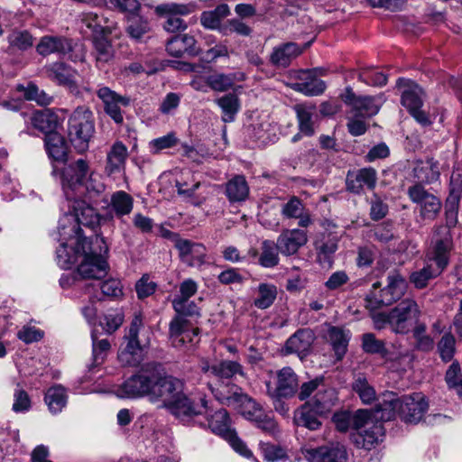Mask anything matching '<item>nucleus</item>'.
I'll return each mask as SVG.
<instances>
[{
  "label": "nucleus",
  "mask_w": 462,
  "mask_h": 462,
  "mask_svg": "<svg viewBox=\"0 0 462 462\" xmlns=\"http://www.w3.org/2000/svg\"><path fill=\"white\" fill-rule=\"evenodd\" d=\"M191 334L198 335V328L189 330V322L181 316L175 315L169 325V335L175 347L183 346L188 341H192Z\"/></svg>",
  "instance_id": "obj_30"
},
{
  "label": "nucleus",
  "mask_w": 462,
  "mask_h": 462,
  "mask_svg": "<svg viewBox=\"0 0 462 462\" xmlns=\"http://www.w3.org/2000/svg\"><path fill=\"white\" fill-rule=\"evenodd\" d=\"M171 304L174 311L176 312V315L181 316L184 319H186L187 317L200 316L199 308L193 300H190L189 299H173L171 300Z\"/></svg>",
  "instance_id": "obj_62"
},
{
  "label": "nucleus",
  "mask_w": 462,
  "mask_h": 462,
  "mask_svg": "<svg viewBox=\"0 0 462 462\" xmlns=\"http://www.w3.org/2000/svg\"><path fill=\"white\" fill-rule=\"evenodd\" d=\"M10 46L20 51H25L32 46L33 37L26 30H13L7 36Z\"/></svg>",
  "instance_id": "obj_57"
},
{
  "label": "nucleus",
  "mask_w": 462,
  "mask_h": 462,
  "mask_svg": "<svg viewBox=\"0 0 462 462\" xmlns=\"http://www.w3.org/2000/svg\"><path fill=\"white\" fill-rule=\"evenodd\" d=\"M81 32L88 36H106L112 32V25L107 17L96 12L82 13L79 15Z\"/></svg>",
  "instance_id": "obj_18"
},
{
  "label": "nucleus",
  "mask_w": 462,
  "mask_h": 462,
  "mask_svg": "<svg viewBox=\"0 0 462 462\" xmlns=\"http://www.w3.org/2000/svg\"><path fill=\"white\" fill-rule=\"evenodd\" d=\"M386 282L384 287H382L380 282L373 283L372 289L365 297L366 309L374 311L383 306H390L404 295L407 282L399 271L389 272Z\"/></svg>",
  "instance_id": "obj_3"
},
{
  "label": "nucleus",
  "mask_w": 462,
  "mask_h": 462,
  "mask_svg": "<svg viewBox=\"0 0 462 462\" xmlns=\"http://www.w3.org/2000/svg\"><path fill=\"white\" fill-rule=\"evenodd\" d=\"M176 249L180 260L189 266H200L205 263L207 250L202 244L189 239L178 240Z\"/></svg>",
  "instance_id": "obj_23"
},
{
  "label": "nucleus",
  "mask_w": 462,
  "mask_h": 462,
  "mask_svg": "<svg viewBox=\"0 0 462 462\" xmlns=\"http://www.w3.org/2000/svg\"><path fill=\"white\" fill-rule=\"evenodd\" d=\"M235 77L223 73H216L206 78L207 85L213 90L224 92L231 88L234 85Z\"/></svg>",
  "instance_id": "obj_61"
},
{
  "label": "nucleus",
  "mask_w": 462,
  "mask_h": 462,
  "mask_svg": "<svg viewBox=\"0 0 462 462\" xmlns=\"http://www.w3.org/2000/svg\"><path fill=\"white\" fill-rule=\"evenodd\" d=\"M61 169L53 167L52 173L59 174L63 188L77 189L83 187L85 180L92 171L89 161L86 157L73 158L69 157L64 162Z\"/></svg>",
  "instance_id": "obj_8"
},
{
  "label": "nucleus",
  "mask_w": 462,
  "mask_h": 462,
  "mask_svg": "<svg viewBox=\"0 0 462 462\" xmlns=\"http://www.w3.org/2000/svg\"><path fill=\"white\" fill-rule=\"evenodd\" d=\"M92 352L94 365L103 363L107 352L110 350L111 344L108 339H98L96 330L91 333Z\"/></svg>",
  "instance_id": "obj_60"
},
{
  "label": "nucleus",
  "mask_w": 462,
  "mask_h": 462,
  "mask_svg": "<svg viewBox=\"0 0 462 462\" xmlns=\"http://www.w3.org/2000/svg\"><path fill=\"white\" fill-rule=\"evenodd\" d=\"M351 388L365 404H370L376 400L375 389L364 374L354 376Z\"/></svg>",
  "instance_id": "obj_41"
},
{
  "label": "nucleus",
  "mask_w": 462,
  "mask_h": 462,
  "mask_svg": "<svg viewBox=\"0 0 462 462\" xmlns=\"http://www.w3.org/2000/svg\"><path fill=\"white\" fill-rule=\"evenodd\" d=\"M317 260L324 268H331L334 263V254L337 250V243L335 238L319 241L315 244Z\"/></svg>",
  "instance_id": "obj_42"
},
{
  "label": "nucleus",
  "mask_w": 462,
  "mask_h": 462,
  "mask_svg": "<svg viewBox=\"0 0 462 462\" xmlns=\"http://www.w3.org/2000/svg\"><path fill=\"white\" fill-rule=\"evenodd\" d=\"M337 402V393L333 388L323 387L319 390L314 396L307 401L311 407L316 410V412L327 416L335 407Z\"/></svg>",
  "instance_id": "obj_34"
},
{
  "label": "nucleus",
  "mask_w": 462,
  "mask_h": 462,
  "mask_svg": "<svg viewBox=\"0 0 462 462\" xmlns=\"http://www.w3.org/2000/svg\"><path fill=\"white\" fill-rule=\"evenodd\" d=\"M315 336L310 328H301L291 336L285 343L288 354H297L301 359L308 355Z\"/></svg>",
  "instance_id": "obj_26"
},
{
  "label": "nucleus",
  "mask_w": 462,
  "mask_h": 462,
  "mask_svg": "<svg viewBox=\"0 0 462 462\" xmlns=\"http://www.w3.org/2000/svg\"><path fill=\"white\" fill-rule=\"evenodd\" d=\"M97 96L104 104V110L116 124H122L124 116L121 106L130 105V97L122 96L112 90L108 87H100L97 91Z\"/></svg>",
  "instance_id": "obj_16"
},
{
  "label": "nucleus",
  "mask_w": 462,
  "mask_h": 462,
  "mask_svg": "<svg viewBox=\"0 0 462 462\" xmlns=\"http://www.w3.org/2000/svg\"><path fill=\"white\" fill-rule=\"evenodd\" d=\"M159 368L160 364L154 362L143 365L118 386L116 390V396L126 399L149 396L152 400V392L154 391Z\"/></svg>",
  "instance_id": "obj_4"
},
{
  "label": "nucleus",
  "mask_w": 462,
  "mask_h": 462,
  "mask_svg": "<svg viewBox=\"0 0 462 462\" xmlns=\"http://www.w3.org/2000/svg\"><path fill=\"white\" fill-rule=\"evenodd\" d=\"M46 74L52 81L69 88L75 87V70L64 62L57 61L45 67Z\"/></svg>",
  "instance_id": "obj_36"
},
{
  "label": "nucleus",
  "mask_w": 462,
  "mask_h": 462,
  "mask_svg": "<svg viewBox=\"0 0 462 462\" xmlns=\"http://www.w3.org/2000/svg\"><path fill=\"white\" fill-rule=\"evenodd\" d=\"M45 147L50 157L56 162H64L69 158L68 147L64 137L56 133H50L45 135Z\"/></svg>",
  "instance_id": "obj_38"
},
{
  "label": "nucleus",
  "mask_w": 462,
  "mask_h": 462,
  "mask_svg": "<svg viewBox=\"0 0 462 462\" xmlns=\"http://www.w3.org/2000/svg\"><path fill=\"white\" fill-rule=\"evenodd\" d=\"M231 389H235V391L232 393H230V391L225 393L224 391H221L219 389L212 391L216 399L223 404H244L245 401H247L249 403H252L254 408V413H252L254 417H251V420L254 421L257 427L263 430V431L273 432L276 430L277 425L275 420L273 418L269 417L268 415L264 414L261 406L258 403H256L247 394L244 393L242 392V389L239 388L237 385H232Z\"/></svg>",
  "instance_id": "obj_7"
},
{
  "label": "nucleus",
  "mask_w": 462,
  "mask_h": 462,
  "mask_svg": "<svg viewBox=\"0 0 462 462\" xmlns=\"http://www.w3.org/2000/svg\"><path fill=\"white\" fill-rule=\"evenodd\" d=\"M376 171L373 168H363L347 172L346 184L348 191L359 194L366 187L373 189L376 184Z\"/></svg>",
  "instance_id": "obj_22"
},
{
  "label": "nucleus",
  "mask_w": 462,
  "mask_h": 462,
  "mask_svg": "<svg viewBox=\"0 0 462 462\" xmlns=\"http://www.w3.org/2000/svg\"><path fill=\"white\" fill-rule=\"evenodd\" d=\"M309 462H346L347 452L340 444H330L316 448H305L302 451Z\"/></svg>",
  "instance_id": "obj_19"
},
{
  "label": "nucleus",
  "mask_w": 462,
  "mask_h": 462,
  "mask_svg": "<svg viewBox=\"0 0 462 462\" xmlns=\"http://www.w3.org/2000/svg\"><path fill=\"white\" fill-rule=\"evenodd\" d=\"M375 415V409L370 410H358L356 411L353 424L354 427L358 430L355 437V442L358 447L365 449L370 450L376 444L383 440L384 436V428L383 422L372 420V417Z\"/></svg>",
  "instance_id": "obj_6"
},
{
  "label": "nucleus",
  "mask_w": 462,
  "mask_h": 462,
  "mask_svg": "<svg viewBox=\"0 0 462 462\" xmlns=\"http://www.w3.org/2000/svg\"><path fill=\"white\" fill-rule=\"evenodd\" d=\"M31 122L34 128L47 135L50 133H56L58 116L49 110L37 111L32 116Z\"/></svg>",
  "instance_id": "obj_43"
},
{
  "label": "nucleus",
  "mask_w": 462,
  "mask_h": 462,
  "mask_svg": "<svg viewBox=\"0 0 462 462\" xmlns=\"http://www.w3.org/2000/svg\"><path fill=\"white\" fill-rule=\"evenodd\" d=\"M45 402L51 413L57 414L66 406L67 393L61 385L51 387L45 394Z\"/></svg>",
  "instance_id": "obj_44"
},
{
  "label": "nucleus",
  "mask_w": 462,
  "mask_h": 462,
  "mask_svg": "<svg viewBox=\"0 0 462 462\" xmlns=\"http://www.w3.org/2000/svg\"><path fill=\"white\" fill-rule=\"evenodd\" d=\"M298 121V128L305 136H313L316 133V124L313 116L316 112L314 105L299 104L294 106Z\"/></svg>",
  "instance_id": "obj_35"
},
{
  "label": "nucleus",
  "mask_w": 462,
  "mask_h": 462,
  "mask_svg": "<svg viewBox=\"0 0 462 462\" xmlns=\"http://www.w3.org/2000/svg\"><path fill=\"white\" fill-rule=\"evenodd\" d=\"M362 348L367 354H378L383 358L387 357L389 355L385 342L377 339L373 333H365L362 336Z\"/></svg>",
  "instance_id": "obj_52"
},
{
  "label": "nucleus",
  "mask_w": 462,
  "mask_h": 462,
  "mask_svg": "<svg viewBox=\"0 0 462 462\" xmlns=\"http://www.w3.org/2000/svg\"><path fill=\"white\" fill-rule=\"evenodd\" d=\"M225 194L234 202L245 201L249 196V186L243 175H236L226 183Z\"/></svg>",
  "instance_id": "obj_37"
},
{
  "label": "nucleus",
  "mask_w": 462,
  "mask_h": 462,
  "mask_svg": "<svg viewBox=\"0 0 462 462\" xmlns=\"http://www.w3.org/2000/svg\"><path fill=\"white\" fill-rule=\"evenodd\" d=\"M127 156L126 146L122 142H116L106 155V173L113 175L124 171Z\"/></svg>",
  "instance_id": "obj_33"
},
{
  "label": "nucleus",
  "mask_w": 462,
  "mask_h": 462,
  "mask_svg": "<svg viewBox=\"0 0 462 462\" xmlns=\"http://www.w3.org/2000/svg\"><path fill=\"white\" fill-rule=\"evenodd\" d=\"M453 247V237L449 226H436L433 228L430 242V261L446 268Z\"/></svg>",
  "instance_id": "obj_13"
},
{
  "label": "nucleus",
  "mask_w": 462,
  "mask_h": 462,
  "mask_svg": "<svg viewBox=\"0 0 462 462\" xmlns=\"http://www.w3.org/2000/svg\"><path fill=\"white\" fill-rule=\"evenodd\" d=\"M69 218L76 221L79 226L95 228L99 224V215L90 206H83L76 208L75 216Z\"/></svg>",
  "instance_id": "obj_48"
},
{
  "label": "nucleus",
  "mask_w": 462,
  "mask_h": 462,
  "mask_svg": "<svg viewBox=\"0 0 462 462\" xmlns=\"http://www.w3.org/2000/svg\"><path fill=\"white\" fill-rule=\"evenodd\" d=\"M428 407V402L420 393L400 398L393 392H384L375 406L374 417L380 420L388 421L393 420L398 413L403 421L418 423L426 413Z\"/></svg>",
  "instance_id": "obj_1"
},
{
  "label": "nucleus",
  "mask_w": 462,
  "mask_h": 462,
  "mask_svg": "<svg viewBox=\"0 0 462 462\" xmlns=\"http://www.w3.org/2000/svg\"><path fill=\"white\" fill-rule=\"evenodd\" d=\"M79 226H76L73 225L71 231L76 234ZM75 238L77 239V235H75ZM58 263L61 266V268L69 269L72 264H74L78 261V256L81 255L82 252L77 251V244L73 249V252L69 253L67 249L66 243H61L60 246L56 251Z\"/></svg>",
  "instance_id": "obj_51"
},
{
  "label": "nucleus",
  "mask_w": 462,
  "mask_h": 462,
  "mask_svg": "<svg viewBox=\"0 0 462 462\" xmlns=\"http://www.w3.org/2000/svg\"><path fill=\"white\" fill-rule=\"evenodd\" d=\"M194 5H178V4H164L156 7V12L161 14H166V19L163 23V28L169 32H176L178 31H184L187 28V23L181 19L179 14H188L194 11Z\"/></svg>",
  "instance_id": "obj_15"
},
{
  "label": "nucleus",
  "mask_w": 462,
  "mask_h": 462,
  "mask_svg": "<svg viewBox=\"0 0 462 462\" xmlns=\"http://www.w3.org/2000/svg\"><path fill=\"white\" fill-rule=\"evenodd\" d=\"M308 242L307 232L301 229H286L277 239L279 251L284 255H291Z\"/></svg>",
  "instance_id": "obj_25"
},
{
  "label": "nucleus",
  "mask_w": 462,
  "mask_h": 462,
  "mask_svg": "<svg viewBox=\"0 0 462 462\" xmlns=\"http://www.w3.org/2000/svg\"><path fill=\"white\" fill-rule=\"evenodd\" d=\"M77 235V251L82 252L83 260L77 268V274L83 280H101L108 273L109 265L103 254H107L108 247L102 237L96 236L88 239L83 237L81 229Z\"/></svg>",
  "instance_id": "obj_2"
},
{
  "label": "nucleus",
  "mask_w": 462,
  "mask_h": 462,
  "mask_svg": "<svg viewBox=\"0 0 462 462\" xmlns=\"http://www.w3.org/2000/svg\"><path fill=\"white\" fill-rule=\"evenodd\" d=\"M222 111V120L225 123L235 121L236 114L240 110V99L235 93L226 94L215 100Z\"/></svg>",
  "instance_id": "obj_39"
},
{
  "label": "nucleus",
  "mask_w": 462,
  "mask_h": 462,
  "mask_svg": "<svg viewBox=\"0 0 462 462\" xmlns=\"http://www.w3.org/2000/svg\"><path fill=\"white\" fill-rule=\"evenodd\" d=\"M82 188L85 189L90 199L100 196L106 189L100 175L96 174L93 171L90 172V175L88 176L87 180H85Z\"/></svg>",
  "instance_id": "obj_63"
},
{
  "label": "nucleus",
  "mask_w": 462,
  "mask_h": 462,
  "mask_svg": "<svg viewBox=\"0 0 462 462\" xmlns=\"http://www.w3.org/2000/svg\"><path fill=\"white\" fill-rule=\"evenodd\" d=\"M37 52L42 56L58 54L65 56L72 51L71 41L62 36L45 35L36 46Z\"/></svg>",
  "instance_id": "obj_29"
},
{
  "label": "nucleus",
  "mask_w": 462,
  "mask_h": 462,
  "mask_svg": "<svg viewBox=\"0 0 462 462\" xmlns=\"http://www.w3.org/2000/svg\"><path fill=\"white\" fill-rule=\"evenodd\" d=\"M381 97L365 96L362 97L360 104L356 107V116H372L378 113L382 105Z\"/></svg>",
  "instance_id": "obj_59"
},
{
  "label": "nucleus",
  "mask_w": 462,
  "mask_h": 462,
  "mask_svg": "<svg viewBox=\"0 0 462 462\" xmlns=\"http://www.w3.org/2000/svg\"><path fill=\"white\" fill-rule=\"evenodd\" d=\"M94 132L92 112L86 106L77 107L68 122V135L71 144L78 152H84L88 148Z\"/></svg>",
  "instance_id": "obj_5"
},
{
  "label": "nucleus",
  "mask_w": 462,
  "mask_h": 462,
  "mask_svg": "<svg viewBox=\"0 0 462 462\" xmlns=\"http://www.w3.org/2000/svg\"><path fill=\"white\" fill-rule=\"evenodd\" d=\"M282 216L288 219H299V226L308 227L312 224V219L308 209H306L301 199L296 196H292L282 206Z\"/></svg>",
  "instance_id": "obj_31"
},
{
  "label": "nucleus",
  "mask_w": 462,
  "mask_h": 462,
  "mask_svg": "<svg viewBox=\"0 0 462 462\" xmlns=\"http://www.w3.org/2000/svg\"><path fill=\"white\" fill-rule=\"evenodd\" d=\"M276 385L273 393L277 396L291 398L296 395L299 388L298 375L289 366H285L276 373Z\"/></svg>",
  "instance_id": "obj_28"
},
{
  "label": "nucleus",
  "mask_w": 462,
  "mask_h": 462,
  "mask_svg": "<svg viewBox=\"0 0 462 462\" xmlns=\"http://www.w3.org/2000/svg\"><path fill=\"white\" fill-rule=\"evenodd\" d=\"M162 407L175 418L189 421L194 417L208 412V401L205 397H200L197 401L183 392L173 401L163 402Z\"/></svg>",
  "instance_id": "obj_12"
},
{
  "label": "nucleus",
  "mask_w": 462,
  "mask_h": 462,
  "mask_svg": "<svg viewBox=\"0 0 462 462\" xmlns=\"http://www.w3.org/2000/svg\"><path fill=\"white\" fill-rule=\"evenodd\" d=\"M111 206L116 216L128 215L133 209V199L125 191H117L111 198Z\"/></svg>",
  "instance_id": "obj_54"
},
{
  "label": "nucleus",
  "mask_w": 462,
  "mask_h": 462,
  "mask_svg": "<svg viewBox=\"0 0 462 462\" xmlns=\"http://www.w3.org/2000/svg\"><path fill=\"white\" fill-rule=\"evenodd\" d=\"M150 32V25L147 20L138 15H133L128 19L126 32L135 41H141Z\"/></svg>",
  "instance_id": "obj_53"
},
{
  "label": "nucleus",
  "mask_w": 462,
  "mask_h": 462,
  "mask_svg": "<svg viewBox=\"0 0 462 462\" xmlns=\"http://www.w3.org/2000/svg\"><path fill=\"white\" fill-rule=\"evenodd\" d=\"M207 416L208 427L211 430L225 438L232 446V448L240 455L250 457H252L251 450L246 445L238 438L236 432L230 428V419L228 412L225 409H219L214 413H204Z\"/></svg>",
  "instance_id": "obj_10"
},
{
  "label": "nucleus",
  "mask_w": 462,
  "mask_h": 462,
  "mask_svg": "<svg viewBox=\"0 0 462 462\" xmlns=\"http://www.w3.org/2000/svg\"><path fill=\"white\" fill-rule=\"evenodd\" d=\"M321 417L325 416L316 412V410L305 402L294 411L293 421L298 427L318 430L322 425Z\"/></svg>",
  "instance_id": "obj_32"
},
{
  "label": "nucleus",
  "mask_w": 462,
  "mask_h": 462,
  "mask_svg": "<svg viewBox=\"0 0 462 462\" xmlns=\"http://www.w3.org/2000/svg\"><path fill=\"white\" fill-rule=\"evenodd\" d=\"M278 244L270 240L262 243V253L259 257V263L265 268H272L279 263Z\"/></svg>",
  "instance_id": "obj_50"
},
{
  "label": "nucleus",
  "mask_w": 462,
  "mask_h": 462,
  "mask_svg": "<svg viewBox=\"0 0 462 462\" xmlns=\"http://www.w3.org/2000/svg\"><path fill=\"white\" fill-rule=\"evenodd\" d=\"M143 327L140 315L133 319L127 335L125 336V346L118 352V361L122 366L134 367L139 365L144 359V348L140 345L138 334Z\"/></svg>",
  "instance_id": "obj_9"
},
{
  "label": "nucleus",
  "mask_w": 462,
  "mask_h": 462,
  "mask_svg": "<svg viewBox=\"0 0 462 462\" xmlns=\"http://www.w3.org/2000/svg\"><path fill=\"white\" fill-rule=\"evenodd\" d=\"M427 327L424 323L417 322L413 328V337L416 341V348L420 351L429 352L434 347V341L426 334Z\"/></svg>",
  "instance_id": "obj_56"
},
{
  "label": "nucleus",
  "mask_w": 462,
  "mask_h": 462,
  "mask_svg": "<svg viewBox=\"0 0 462 462\" xmlns=\"http://www.w3.org/2000/svg\"><path fill=\"white\" fill-rule=\"evenodd\" d=\"M210 374L222 383L219 387L214 388L211 386L210 389H219L225 393H227L228 391L232 393L235 391V389H231L233 384L226 383V385H223L225 380H230L237 374L242 377H245L243 365L239 362L232 360H221L218 363L212 365ZM211 392L213 393V391Z\"/></svg>",
  "instance_id": "obj_20"
},
{
  "label": "nucleus",
  "mask_w": 462,
  "mask_h": 462,
  "mask_svg": "<svg viewBox=\"0 0 462 462\" xmlns=\"http://www.w3.org/2000/svg\"><path fill=\"white\" fill-rule=\"evenodd\" d=\"M445 382L449 389H462V374L460 365L454 361L445 374Z\"/></svg>",
  "instance_id": "obj_64"
},
{
  "label": "nucleus",
  "mask_w": 462,
  "mask_h": 462,
  "mask_svg": "<svg viewBox=\"0 0 462 462\" xmlns=\"http://www.w3.org/2000/svg\"><path fill=\"white\" fill-rule=\"evenodd\" d=\"M396 86L402 89L401 103L409 112L422 107L424 92L416 82L402 78L397 80Z\"/></svg>",
  "instance_id": "obj_21"
},
{
  "label": "nucleus",
  "mask_w": 462,
  "mask_h": 462,
  "mask_svg": "<svg viewBox=\"0 0 462 462\" xmlns=\"http://www.w3.org/2000/svg\"><path fill=\"white\" fill-rule=\"evenodd\" d=\"M166 51L171 56L176 58L185 55L194 57L200 51L195 38L189 34H178L171 37L167 42Z\"/></svg>",
  "instance_id": "obj_24"
},
{
  "label": "nucleus",
  "mask_w": 462,
  "mask_h": 462,
  "mask_svg": "<svg viewBox=\"0 0 462 462\" xmlns=\"http://www.w3.org/2000/svg\"><path fill=\"white\" fill-rule=\"evenodd\" d=\"M124 312L122 310H113L106 313L99 325L103 328L106 334H113L117 330L124 322Z\"/></svg>",
  "instance_id": "obj_58"
},
{
  "label": "nucleus",
  "mask_w": 462,
  "mask_h": 462,
  "mask_svg": "<svg viewBox=\"0 0 462 462\" xmlns=\"http://www.w3.org/2000/svg\"><path fill=\"white\" fill-rule=\"evenodd\" d=\"M257 292L258 295L254 300V305L260 310L269 308L273 305L277 297V288L271 283H260Z\"/></svg>",
  "instance_id": "obj_46"
},
{
  "label": "nucleus",
  "mask_w": 462,
  "mask_h": 462,
  "mask_svg": "<svg viewBox=\"0 0 462 462\" xmlns=\"http://www.w3.org/2000/svg\"><path fill=\"white\" fill-rule=\"evenodd\" d=\"M438 352L443 362H450L456 353V338L450 332H446L437 344Z\"/></svg>",
  "instance_id": "obj_55"
},
{
  "label": "nucleus",
  "mask_w": 462,
  "mask_h": 462,
  "mask_svg": "<svg viewBox=\"0 0 462 462\" xmlns=\"http://www.w3.org/2000/svg\"><path fill=\"white\" fill-rule=\"evenodd\" d=\"M184 387L182 380L166 374L160 365L154 391L152 392V401L162 399V403L173 401L184 392Z\"/></svg>",
  "instance_id": "obj_14"
},
{
  "label": "nucleus",
  "mask_w": 462,
  "mask_h": 462,
  "mask_svg": "<svg viewBox=\"0 0 462 462\" xmlns=\"http://www.w3.org/2000/svg\"><path fill=\"white\" fill-rule=\"evenodd\" d=\"M295 79L298 81L291 83V88L305 96H319L326 89V83L316 77L315 70H298L295 73Z\"/></svg>",
  "instance_id": "obj_17"
},
{
  "label": "nucleus",
  "mask_w": 462,
  "mask_h": 462,
  "mask_svg": "<svg viewBox=\"0 0 462 462\" xmlns=\"http://www.w3.org/2000/svg\"><path fill=\"white\" fill-rule=\"evenodd\" d=\"M309 45L310 43H306L302 48L295 42L280 44L273 48L270 55V62L275 67L287 68Z\"/></svg>",
  "instance_id": "obj_27"
},
{
  "label": "nucleus",
  "mask_w": 462,
  "mask_h": 462,
  "mask_svg": "<svg viewBox=\"0 0 462 462\" xmlns=\"http://www.w3.org/2000/svg\"><path fill=\"white\" fill-rule=\"evenodd\" d=\"M96 60L98 66L109 62L114 57V50L106 36L93 39Z\"/></svg>",
  "instance_id": "obj_49"
},
{
  "label": "nucleus",
  "mask_w": 462,
  "mask_h": 462,
  "mask_svg": "<svg viewBox=\"0 0 462 462\" xmlns=\"http://www.w3.org/2000/svg\"><path fill=\"white\" fill-rule=\"evenodd\" d=\"M328 337L337 359H341L347 350L349 339L347 334L340 328L331 327L328 330Z\"/></svg>",
  "instance_id": "obj_47"
},
{
  "label": "nucleus",
  "mask_w": 462,
  "mask_h": 462,
  "mask_svg": "<svg viewBox=\"0 0 462 462\" xmlns=\"http://www.w3.org/2000/svg\"><path fill=\"white\" fill-rule=\"evenodd\" d=\"M445 269H446L445 267H443L439 264L434 263L433 262H430V263H427V265L424 266L423 268H421L420 270L413 272L411 274V276H410L411 282L413 283L417 289L425 288L428 285V282L430 280L440 275V273Z\"/></svg>",
  "instance_id": "obj_40"
},
{
  "label": "nucleus",
  "mask_w": 462,
  "mask_h": 462,
  "mask_svg": "<svg viewBox=\"0 0 462 462\" xmlns=\"http://www.w3.org/2000/svg\"><path fill=\"white\" fill-rule=\"evenodd\" d=\"M420 310L411 298H406L391 310V329L396 334H407L419 321Z\"/></svg>",
  "instance_id": "obj_11"
},
{
  "label": "nucleus",
  "mask_w": 462,
  "mask_h": 462,
  "mask_svg": "<svg viewBox=\"0 0 462 462\" xmlns=\"http://www.w3.org/2000/svg\"><path fill=\"white\" fill-rule=\"evenodd\" d=\"M16 90L22 93L24 99L29 101H35L41 106H48L52 101V97L47 94L45 91L39 89V88L30 82L27 86L19 84L16 86Z\"/></svg>",
  "instance_id": "obj_45"
}]
</instances>
